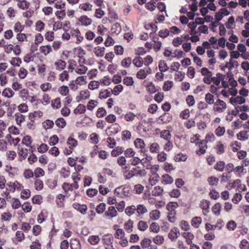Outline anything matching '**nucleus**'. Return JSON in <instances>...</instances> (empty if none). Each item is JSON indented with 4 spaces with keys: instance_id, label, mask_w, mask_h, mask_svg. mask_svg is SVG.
<instances>
[{
    "instance_id": "nucleus-24",
    "label": "nucleus",
    "mask_w": 249,
    "mask_h": 249,
    "mask_svg": "<svg viewBox=\"0 0 249 249\" xmlns=\"http://www.w3.org/2000/svg\"><path fill=\"white\" fill-rule=\"evenodd\" d=\"M54 66L56 70L62 71L66 68V62L62 59H58L54 62Z\"/></svg>"
},
{
    "instance_id": "nucleus-28",
    "label": "nucleus",
    "mask_w": 249,
    "mask_h": 249,
    "mask_svg": "<svg viewBox=\"0 0 249 249\" xmlns=\"http://www.w3.org/2000/svg\"><path fill=\"white\" fill-rule=\"evenodd\" d=\"M182 236L185 239L186 242L188 245H191L192 243V240L194 238V234L190 232H184L182 233Z\"/></svg>"
},
{
    "instance_id": "nucleus-10",
    "label": "nucleus",
    "mask_w": 249,
    "mask_h": 249,
    "mask_svg": "<svg viewBox=\"0 0 249 249\" xmlns=\"http://www.w3.org/2000/svg\"><path fill=\"white\" fill-rule=\"evenodd\" d=\"M105 214L107 217L108 219H111L116 217L118 213L114 206H109L105 212Z\"/></svg>"
},
{
    "instance_id": "nucleus-57",
    "label": "nucleus",
    "mask_w": 249,
    "mask_h": 249,
    "mask_svg": "<svg viewBox=\"0 0 249 249\" xmlns=\"http://www.w3.org/2000/svg\"><path fill=\"white\" fill-rule=\"evenodd\" d=\"M239 140L244 141L248 139L249 135L246 131H241L237 134Z\"/></svg>"
},
{
    "instance_id": "nucleus-1",
    "label": "nucleus",
    "mask_w": 249,
    "mask_h": 249,
    "mask_svg": "<svg viewBox=\"0 0 249 249\" xmlns=\"http://www.w3.org/2000/svg\"><path fill=\"white\" fill-rule=\"evenodd\" d=\"M86 64V59L83 56H79L78 60V64L74 69V71L79 75H84L88 71V68L85 66Z\"/></svg>"
},
{
    "instance_id": "nucleus-32",
    "label": "nucleus",
    "mask_w": 249,
    "mask_h": 249,
    "mask_svg": "<svg viewBox=\"0 0 249 249\" xmlns=\"http://www.w3.org/2000/svg\"><path fill=\"white\" fill-rule=\"evenodd\" d=\"M93 52L97 57H102L105 53V48L104 47L97 46L94 48Z\"/></svg>"
},
{
    "instance_id": "nucleus-37",
    "label": "nucleus",
    "mask_w": 249,
    "mask_h": 249,
    "mask_svg": "<svg viewBox=\"0 0 249 249\" xmlns=\"http://www.w3.org/2000/svg\"><path fill=\"white\" fill-rule=\"evenodd\" d=\"M178 206V205L177 202H170L166 205V209L169 211V212L176 213L175 210Z\"/></svg>"
},
{
    "instance_id": "nucleus-21",
    "label": "nucleus",
    "mask_w": 249,
    "mask_h": 249,
    "mask_svg": "<svg viewBox=\"0 0 249 249\" xmlns=\"http://www.w3.org/2000/svg\"><path fill=\"white\" fill-rule=\"evenodd\" d=\"M159 178L160 177L159 175L150 176L148 179V183L146 185V187L149 189H150L152 186L156 184V183L159 180Z\"/></svg>"
},
{
    "instance_id": "nucleus-20",
    "label": "nucleus",
    "mask_w": 249,
    "mask_h": 249,
    "mask_svg": "<svg viewBox=\"0 0 249 249\" xmlns=\"http://www.w3.org/2000/svg\"><path fill=\"white\" fill-rule=\"evenodd\" d=\"M76 85L80 86H83L88 83L87 76L86 75L79 76L74 80Z\"/></svg>"
},
{
    "instance_id": "nucleus-11",
    "label": "nucleus",
    "mask_w": 249,
    "mask_h": 249,
    "mask_svg": "<svg viewBox=\"0 0 249 249\" xmlns=\"http://www.w3.org/2000/svg\"><path fill=\"white\" fill-rule=\"evenodd\" d=\"M72 207L82 214H85L88 210V207L86 204H80L78 203H74Z\"/></svg>"
},
{
    "instance_id": "nucleus-59",
    "label": "nucleus",
    "mask_w": 249,
    "mask_h": 249,
    "mask_svg": "<svg viewBox=\"0 0 249 249\" xmlns=\"http://www.w3.org/2000/svg\"><path fill=\"white\" fill-rule=\"evenodd\" d=\"M205 100L206 103L209 105H212L215 103L214 96L210 93H207L206 94L205 96Z\"/></svg>"
},
{
    "instance_id": "nucleus-42",
    "label": "nucleus",
    "mask_w": 249,
    "mask_h": 249,
    "mask_svg": "<svg viewBox=\"0 0 249 249\" xmlns=\"http://www.w3.org/2000/svg\"><path fill=\"white\" fill-rule=\"evenodd\" d=\"M136 210L138 214L142 215L146 213L148 210L143 204H139L136 207Z\"/></svg>"
},
{
    "instance_id": "nucleus-51",
    "label": "nucleus",
    "mask_w": 249,
    "mask_h": 249,
    "mask_svg": "<svg viewBox=\"0 0 249 249\" xmlns=\"http://www.w3.org/2000/svg\"><path fill=\"white\" fill-rule=\"evenodd\" d=\"M123 152H124L123 147L117 146L111 151V155L112 157H116L122 154Z\"/></svg>"
},
{
    "instance_id": "nucleus-23",
    "label": "nucleus",
    "mask_w": 249,
    "mask_h": 249,
    "mask_svg": "<svg viewBox=\"0 0 249 249\" xmlns=\"http://www.w3.org/2000/svg\"><path fill=\"white\" fill-rule=\"evenodd\" d=\"M102 241L104 244L112 248L113 236L111 234H107L104 235L102 238Z\"/></svg>"
},
{
    "instance_id": "nucleus-61",
    "label": "nucleus",
    "mask_w": 249,
    "mask_h": 249,
    "mask_svg": "<svg viewBox=\"0 0 249 249\" xmlns=\"http://www.w3.org/2000/svg\"><path fill=\"white\" fill-rule=\"evenodd\" d=\"M20 192V197L22 199H27L31 196V192L29 189H23Z\"/></svg>"
},
{
    "instance_id": "nucleus-17",
    "label": "nucleus",
    "mask_w": 249,
    "mask_h": 249,
    "mask_svg": "<svg viewBox=\"0 0 249 249\" xmlns=\"http://www.w3.org/2000/svg\"><path fill=\"white\" fill-rule=\"evenodd\" d=\"M198 144L199 149L196 151V153L197 155H201L204 154L207 148V146L206 143V142L204 141H201L200 142L196 143Z\"/></svg>"
},
{
    "instance_id": "nucleus-49",
    "label": "nucleus",
    "mask_w": 249,
    "mask_h": 249,
    "mask_svg": "<svg viewBox=\"0 0 249 249\" xmlns=\"http://www.w3.org/2000/svg\"><path fill=\"white\" fill-rule=\"evenodd\" d=\"M174 179L173 178L168 174L163 175L162 176L161 182L163 184H168L173 183Z\"/></svg>"
},
{
    "instance_id": "nucleus-46",
    "label": "nucleus",
    "mask_w": 249,
    "mask_h": 249,
    "mask_svg": "<svg viewBox=\"0 0 249 249\" xmlns=\"http://www.w3.org/2000/svg\"><path fill=\"white\" fill-rule=\"evenodd\" d=\"M202 222V219L200 217L196 216L193 217L191 220L192 225L196 228H198Z\"/></svg>"
},
{
    "instance_id": "nucleus-64",
    "label": "nucleus",
    "mask_w": 249,
    "mask_h": 249,
    "mask_svg": "<svg viewBox=\"0 0 249 249\" xmlns=\"http://www.w3.org/2000/svg\"><path fill=\"white\" fill-rule=\"evenodd\" d=\"M14 92L10 88H5L2 92V96L8 98L13 96Z\"/></svg>"
},
{
    "instance_id": "nucleus-58",
    "label": "nucleus",
    "mask_w": 249,
    "mask_h": 249,
    "mask_svg": "<svg viewBox=\"0 0 249 249\" xmlns=\"http://www.w3.org/2000/svg\"><path fill=\"white\" fill-rule=\"evenodd\" d=\"M164 238L161 235H157L153 238V242L158 245H161L164 242Z\"/></svg>"
},
{
    "instance_id": "nucleus-12",
    "label": "nucleus",
    "mask_w": 249,
    "mask_h": 249,
    "mask_svg": "<svg viewBox=\"0 0 249 249\" xmlns=\"http://www.w3.org/2000/svg\"><path fill=\"white\" fill-rule=\"evenodd\" d=\"M210 202L207 200H202L200 204V207L202 210L203 213L206 215L210 212Z\"/></svg>"
},
{
    "instance_id": "nucleus-52",
    "label": "nucleus",
    "mask_w": 249,
    "mask_h": 249,
    "mask_svg": "<svg viewBox=\"0 0 249 249\" xmlns=\"http://www.w3.org/2000/svg\"><path fill=\"white\" fill-rule=\"evenodd\" d=\"M163 191V189L161 187L156 186L152 191V195L155 196H158L162 195Z\"/></svg>"
},
{
    "instance_id": "nucleus-5",
    "label": "nucleus",
    "mask_w": 249,
    "mask_h": 249,
    "mask_svg": "<svg viewBox=\"0 0 249 249\" xmlns=\"http://www.w3.org/2000/svg\"><path fill=\"white\" fill-rule=\"evenodd\" d=\"M201 73L203 76V81L206 84L210 85L213 78V73L207 68L201 69Z\"/></svg>"
},
{
    "instance_id": "nucleus-18",
    "label": "nucleus",
    "mask_w": 249,
    "mask_h": 249,
    "mask_svg": "<svg viewBox=\"0 0 249 249\" xmlns=\"http://www.w3.org/2000/svg\"><path fill=\"white\" fill-rule=\"evenodd\" d=\"M18 153L19 156L18 160L19 161H22L27 157L28 149L26 148L18 147Z\"/></svg>"
},
{
    "instance_id": "nucleus-14",
    "label": "nucleus",
    "mask_w": 249,
    "mask_h": 249,
    "mask_svg": "<svg viewBox=\"0 0 249 249\" xmlns=\"http://www.w3.org/2000/svg\"><path fill=\"white\" fill-rule=\"evenodd\" d=\"M225 78V75L220 73H217L216 76H213L211 80V83H213L214 85L219 86L221 82Z\"/></svg>"
},
{
    "instance_id": "nucleus-9",
    "label": "nucleus",
    "mask_w": 249,
    "mask_h": 249,
    "mask_svg": "<svg viewBox=\"0 0 249 249\" xmlns=\"http://www.w3.org/2000/svg\"><path fill=\"white\" fill-rule=\"evenodd\" d=\"M246 102L245 98L241 96L237 95L231 97L230 99V103L233 106H237L244 104Z\"/></svg>"
},
{
    "instance_id": "nucleus-13",
    "label": "nucleus",
    "mask_w": 249,
    "mask_h": 249,
    "mask_svg": "<svg viewBox=\"0 0 249 249\" xmlns=\"http://www.w3.org/2000/svg\"><path fill=\"white\" fill-rule=\"evenodd\" d=\"M78 21L81 25L86 26L90 25L92 22V19L86 15L80 17L78 19Z\"/></svg>"
},
{
    "instance_id": "nucleus-39",
    "label": "nucleus",
    "mask_w": 249,
    "mask_h": 249,
    "mask_svg": "<svg viewBox=\"0 0 249 249\" xmlns=\"http://www.w3.org/2000/svg\"><path fill=\"white\" fill-rule=\"evenodd\" d=\"M58 91L62 96H67L69 93L70 89L68 86L63 85L58 88Z\"/></svg>"
},
{
    "instance_id": "nucleus-63",
    "label": "nucleus",
    "mask_w": 249,
    "mask_h": 249,
    "mask_svg": "<svg viewBox=\"0 0 249 249\" xmlns=\"http://www.w3.org/2000/svg\"><path fill=\"white\" fill-rule=\"evenodd\" d=\"M137 116V115L135 114L134 113L132 112H127L124 115V119L127 122H133L135 118V117Z\"/></svg>"
},
{
    "instance_id": "nucleus-4",
    "label": "nucleus",
    "mask_w": 249,
    "mask_h": 249,
    "mask_svg": "<svg viewBox=\"0 0 249 249\" xmlns=\"http://www.w3.org/2000/svg\"><path fill=\"white\" fill-rule=\"evenodd\" d=\"M227 108V104L223 100L218 99L214 103L213 110L217 113H222Z\"/></svg>"
},
{
    "instance_id": "nucleus-2",
    "label": "nucleus",
    "mask_w": 249,
    "mask_h": 249,
    "mask_svg": "<svg viewBox=\"0 0 249 249\" xmlns=\"http://www.w3.org/2000/svg\"><path fill=\"white\" fill-rule=\"evenodd\" d=\"M6 186L8 187V190H10L12 193H14L17 191L20 192L24 187L17 180L9 181L7 183Z\"/></svg>"
},
{
    "instance_id": "nucleus-60",
    "label": "nucleus",
    "mask_w": 249,
    "mask_h": 249,
    "mask_svg": "<svg viewBox=\"0 0 249 249\" xmlns=\"http://www.w3.org/2000/svg\"><path fill=\"white\" fill-rule=\"evenodd\" d=\"M12 218V213L7 211L3 213L1 215V219L2 221H9Z\"/></svg>"
},
{
    "instance_id": "nucleus-45",
    "label": "nucleus",
    "mask_w": 249,
    "mask_h": 249,
    "mask_svg": "<svg viewBox=\"0 0 249 249\" xmlns=\"http://www.w3.org/2000/svg\"><path fill=\"white\" fill-rule=\"evenodd\" d=\"M11 207L13 209H18L21 207V204L19 199L13 198L11 200Z\"/></svg>"
},
{
    "instance_id": "nucleus-31",
    "label": "nucleus",
    "mask_w": 249,
    "mask_h": 249,
    "mask_svg": "<svg viewBox=\"0 0 249 249\" xmlns=\"http://www.w3.org/2000/svg\"><path fill=\"white\" fill-rule=\"evenodd\" d=\"M152 160V157L146 155V157L142 159H140V163L143 165L144 167L149 169L151 165L150 161Z\"/></svg>"
},
{
    "instance_id": "nucleus-26",
    "label": "nucleus",
    "mask_w": 249,
    "mask_h": 249,
    "mask_svg": "<svg viewBox=\"0 0 249 249\" xmlns=\"http://www.w3.org/2000/svg\"><path fill=\"white\" fill-rule=\"evenodd\" d=\"M70 78L69 72L67 71H64L58 76L59 81L61 82L68 81Z\"/></svg>"
},
{
    "instance_id": "nucleus-41",
    "label": "nucleus",
    "mask_w": 249,
    "mask_h": 249,
    "mask_svg": "<svg viewBox=\"0 0 249 249\" xmlns=\"http://www.w3.org/2000/svg\"><path fill=\"white\" fill-rule=\"evenodd\" d=\"M158 67L160 71L161 72H164L169 70V67L164 60H160L159 62Z\"/></svg>"
},
{
    "instance_id": "nucleus-25",
    "label": "nucleus",
    "mask_w": 249,
    "mask_h": 249,
    "mask_svg": "<svg viewBox=\"0 0 249 249\" xmlns=\"http://www.w3.org/2000/svg\"><path fill=\"white\" fill-rule=\"evenodd\" d=\"M221 204L219 202H217L212 207V211L214 215L218 216L221 214Z\"/></svg>"
},
{
    "instance_id": "nucleus-29",
    "label": "nucleus",
    "mask_w": 249,
    "mask_h": 249,
    "mask_svg": "<svg viewBox=\"0 0 249 249\" xmlns=\"http://www.w3.org/2000/svg\"><path fill=\"white\" fill-rule=\"evenodd\" d=\"M110 134H116L121 130V127L118 124L115 123L111 124L108 127Z\"/></svg>"
},
{
    "instance_id": "nucleus-47",
    "label": "nucleus",
    "mask_w": 249,
    "mask_h": 249,
    "mask_svg": "<svg viewBox=\"0 0 249 249\" xmlns=\"http://www.w3.org/2000/svg\"><path fill=\"white\" fill-rule=\"evenodd\" d=\"M149 231L150 232L157 233L160 231V227L157 223L153 222L150 225Z\"/></svg>"
},
{
    "instance_id": "nucleus-62",
    "label": "nucleus",
    "mask_w": 249,
    "mask_h": 249,
    "mask_svg": "<svg viewBox=\"0 0 249 249\" xmlns=\"http://www.w3.org/2000/svg\"><path fill=\"white\" fill-rule=\"evenodd\" d=\"M136 211V207L134 205L127 206L125 209V213L129 216L134 214Z\"/></svg>"
},
{
    "instance_id": "nucleus-8",
    "label": "nucleus",
    "mask_w": 249,
    "mask_h": 249,
    "mask_svg": "<svg viewBox=\"0 0 249 249\" xmlns=\"http://www.w3.org/2000/svg\"><path fill=\"white\" fill-rule=\"evenodd\" d=\"M151 72V69L149 67H146L140 69L136 74V77L139 79H144Z\"/></svg>"
},
{
    "instance_id": "nucleus-30",
    "label": "nucleus",
    "mask_w": 249,
    "mask_h": 249,
    "mask_svg": "<svg viewBox=\"0 0 249 249\" xmlns=\"http://www.w3.org/2000/svg\"><path fill=\"white\" fill-rule=\"evenodd\" d=\"M17 6L20 9L25 10L28 9L30 3L26 0H16Z\"/></svg>"
},
{
    "instance_id": "nucleus-55",
    "label": "nucleus",
    "mask_w": 249,
    "mask_h": 249,
    "mask_svg": "<svg viewBox=\"0 0 249 249\" xmlns=\"http://www.w3.org/2000/svg\"><path fill=\"white\" fill-rule=\"evenodd\" d=\"M124 154L126 158L133 157L136 154V152L132 148H128L124 150Z\"/></svg>"
},
{
    "instance_id": "nucleus-48",
    "label": "nucleus",
    "mask_w": 249,
    "mask_h": 249,
    "mask_svg": "<svg viewBox=\"0 0 249 249\" xmlns=\"http://www.w3.org/2000/svg\"><path fill=\"white\" fill-rule=\"evenodd\" d=\"M86 107L83 104H79L78 106L74 110V113L75 114H81L86 112Z\"/></svg>"
},
{
    "instance_id": "nucleus-38",
    "label": "nucleus",
    "mask_w": 249,
    "mask_h": 249,
    "mask_svg": "<svg viewBox=\"0 0 249 249\" xmlns=\"http://www.w3.org/2000/svg\"><path fill=\"white\" fill-rule=\"evenodd\" d=\"M88 241L91 245H96L99 243L100 238L98 235H90L89 237Z\"/></svg>"
},
{
    "instance_id": "nucleus-43",
    "label": "nucleus",
    "mask_w": 249,
    "mask_h": 249,
    "mask_svg": "<svg viewBox=\"0 0 249 249\" xmlns=\"http://www.w3.org/2000/svg\"><path fill=\"white\" fill-rule=\"evenodd\" d=\"M160 213L158 210H154L152 211L149 213L150 218L153 220H156L160 218Z\"/></svg>"
},
{
    "instance_id": "nucleus-22",
    "label": "nucleus",
    "mask_w": 249,
    "mask_h": 249,
    "mask_svg": "<svg viewBox=\"0 0 249 249\" xmlns=\"http://www.w3.org/2000/svg\"><path fill=\"white\" fill-rule=\"evenodd\" d=\"M90 97V92L88 89L81 90L79 93V95L77 96L76 99L78 101L82 100L88 99Z\"/></svg>"
},
{
    "instance_id": "nucleus-16",
    "label": "nucleus",
    "mask_w": 249,
    "mask_h": 249,
    "mask_svg": "<svg viewBox=\"0 0 249 249\" xmlns=\"http://www.w3.org/2000/svg\"><path fill=\"white\" fill-rule=\"evenodd\" d=\"M5 170L10 178H13L18 175V169L17 167L7 166L6 167Z\"/></svg>"
},
{
    "instance_id": "nucleus-7",
    "label": "nucleus",
    "mask_w": 249,
    "mask_h": 249,
    "mask_svg": "<svg viewBox=\"0 0 249 249\" xmlns=\"http://www.w3.org/2000/svg\"><path fill=\"white\" fill-rule=\"evenodd\" d=\"M78 8L86 14H91L93 12V5L89 2H86L80 3L78 5Z\"/></svg>"
},
{
    "instance_id": "nucleus-44",
    "label": "nucleus",
    "mask_w": 249,
    "mask_h": 249,
    "mask_svg": "<svg viewBox=\"0 0 249 249\" xmlns=\"http://www.w3.org/2000/svg\"><path fill=\"white\" fill-rule=\"evenodd\" d=\"M70 247L71 249H81V245L79 240L72 239L71 241Z\"/></svg>"
},
{
    "instance_id": "nucleus-19",
    "label": "nucleus",
    "mask_w": 249,
    "mask_h": 249,
    "mask_svg": "<svg viewBox=\"0 0 249 249\" xmlns=\"http://www.w3.org/2000/svg\"><path fill=\"white\" fill-rule=\"evenodd\" d=\"M135 147L137 149H139L141 152L143 151L145 144L143 140L140 138H137L134 142Z\"/></svg>"
},
{
    "instance_id": "nucleus-56",
    "label": "nucleus",
    "mask_w": 249,
    "mask_h": 249,
    "mask_svg": "<svg viewBox=\"0 0 249 249\" xmlns=\"http://www.w3.org/2000/svg\"><path fill=\"white\" fill-rule=\"evenodd\" d=\"M15 119L17 124L20 126L22 123L25 121V116L19 113H17L15 114Z\"/></svg>"
},
{
    "instance_id": "nucleus-35",
    "label": "nucleus",
    "mask_w": 249,
    "mask_h": 249,
    "mask_svg": "<svg viewBox=\"0 0 249 249\" xmlns=\"http://www.w3.org/2000/svg\"><path fill=\"white\" fill-rule=\"evenodd\" d=\"M67 143L69 145V147L71 149V150H70V152L68 153V154H70L72 152L71 149H72L73 148L75 147L77 145L78 142L74 138L70 137L68 139Z\"/></svg>"
},
{
    "instance_id": "nucleus-40",
    "label": "nucleus",
    "mask_w": 249,
    "mask_h": 249,
    "mask_svg": "<svg viewBox=\"0 0 249 249\" xmlns=\"http://www.w3.org/2000/svg\"><path fill=\"white\" fill-rule=\"evenodd\" d=\"M33 140L31 136L26 135L24 136L22 140V143L27 147H31Z\"/></svg>"
},
{
    "instance_id": "nucleus-36",
    "label": "nucleus",
    "mask_w": 249,
    "mask_h": 249,
    "mask_svg": "<svg viewBox=\"0 0 249 249\" xmlns=\"http://www.w3.org/2000/svg\"><path fill=\"white\" fill-rule=\"evenodd\" d=\"M111 31L113 34H115L116 35L119 34L122 31V28L120 24L117 22L113 24L112 26Z\"/></svg>"
},
{
    "instance_id": "nucleus-27",
    "label": "nucleus",
    "mask_w": 249,
    "mask_h": 249,
    "mask_svg": "<svg viewBox=\"0 0 249 249\" xmlns=\"http://www.w3.org/2000/svg\"><path fill=\"white\" fill-rule=\"evenodd\" d=\"M239 66V64L237 61L230 58L229 62L226 63L225 67L228 68L229 70H231L234 68H237Z\"/></svg>"
},
{
    "instance_id": "nucleus-6",
    "label": "nucleus",
    "mask_w": 249,
    "mask_h": 249,
    "mask_svg": "<svg viewBox=\"0 0 249 249\" xmlns=\"http://www.w3.org/2000/svg\"><path fill=\"white\" fill-rule=\"evenodd\" d=\"M136 171V168H132L131 169H130L129 165L125 166L122 168V171L124 173V177L126 179H130L136 176V173H135Z\"/></svg>"
},
{
    "instance_id": "nucleus-33",
    "label": "nucleus",
    "mask_w": 249,
    "mask_h": 249,
    "mask_svg": "<svg viewBox=\"0 0 249 249\" xmlns=\"http://www.w3.org/2000/svg\"><path fill=\"white\" fill-rule=\"evenodd\" d=\"M39 51L41 53L46 56L52 51V49L51 45H48L40 46L39 48Z\"/></svg>"
},
{
    "instance_id": "nucleus-34",
    "label": "nucleus",
    "mask_w": 249,
    "mask_h": 249,
    "mask_svg": "<svg viewBox=\"0 0 249 249\" xmlns=\"http://www.w3.org/2000/svg\"><path fill=\"white\" fill-rule=\"evenodd\" d=\"M179 230L178 228L175 227L172 229L168 234V237L172 240H175L178 237Z\"/></svg>"
},
{
    "instance_id": "nucleus-15",
    "label": "nucleus",
    "mask_w": 249,
    "mask_h": 249,
    "mask_svg": "<svg viewBox=\"0 0 249 249\" xmlns=\"http://www.w3.org/2000/svg\"><path fill=\"white\" fill-rule=\"evenodd\" d=\"M237 51L241 54V58L244 60L248 58V53H246L247 48L245 45L240 43L237 46Z\"/></svg>"
},
{
    "instance_id": "nucleus-53",
    "label": "nucleus",
    "mask_w": 249,
    "mask_h": 249,
    "mask_svg": "<svg viewBox=\"0 0 249 249\" xmlns=\"http://www.w3.org/2000/svg\"><path fill=\"white\" fill-rule=\"evenodd\" d=\"M51 105L54 109H59L61 107V100L59 97H57L55 99L51 101Z\"/></svg>"
},
{
    "instance_id": "nucleus-50",
    "label": "nucleus",
    "mask_w": 249,
    "mask_h": 249,
    "mask_svg": "<svg viewBox=\"0 0 249 249\" xmlns=\"http://www.w3.org/2000/svg\"><path fill=\"white\" fill-rule=\"evenodd\" d=\"M160 150V146L157 143L154 142L150 144L149 146V151L152 153H158Z\"/></svg>"
},
{
    "instance_id": "nucleus-54",
    "label": "nucleus",
    "mask_w": 249,
    "mask_h": 249,
    "mask_svg": "<svg viewBox=\"0 0 249 249\" xmlns=\"http://www.w3.org/2000/svg\"><path fill=\"white\" fill-rule=\"evenodd\" d=\"M160 137L166 141L170 140L172 137L170 132L168 130H163L160 133Z\"/></svg>"
},
{
    "instance_id": "nucleus-3",
    "label": "nucleus",
    "mask_w": 249,
    "mask_h": 249,
    "mask_svg": "<svg viewBox=\"0 0 249 249\" xmlns=\"http://www.w3.org/2000/svg\"><path fill=\"white\" fill-rule=\"evenodd\" d=\"M115 193L120 197L128 196L130 194V187L126 185L120 186L115 189Z\"/></svg>"
}]
</instances>
